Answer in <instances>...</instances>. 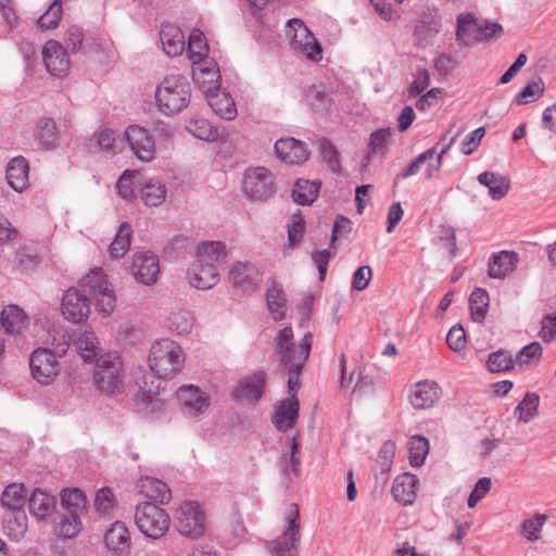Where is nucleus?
I'll list each match as a JSON object with an SVG mask.
<instances>
[{
	"label": "nucleus",
	"instance_id": "nucleus-4",
	"mask_svg": "<svg viewBox=\"0 0 556 556\" xmlns=\"http://www.w3.org/2000/svg\"><path fill=\"white\" fill-rule=\"evenodd\" d=\"M286 528L275 540L267 541L265 547L269 556H296L301 541L300 511L296 504H290L286 513Z\"/></svg>",
	"mask_w": 556,
	"mask_h": 556
},
{
	"label": "nucleus",
	"instance_id": "nucleus-11",
	"mask_svg": "<svg viewBox=\"0 0 556 556\" xmlns=\"http://www.w3.org/2000/svg\"><path fill=\"white\" fill-rule=\"evenodd\" d=\"M58 358L60 357L50 353L47 348L36 349L29 359L33 378L41 384L53 382L61 370Z\"/></svg>",
	"mask_w": 556,
	"mask_h": 556
},
{
	"label": "nucleus",
	"instance_id": "nucleus-6",
	"mask_svg": "<svg viewBox=\"0 0 556 556\" xmlns=\"http://www.w3.org/2000/svg\"><path fill=\"white\" fill-rule=\"evenodd\" d=\"M242 190L251 201H266L276 192L275 175L264 166L250 167L243 174Z\"/></svg>",
	"mask_w": 556,
	"mask_h": 556
},
{
	"label": "nucleus",
	"instance_id": "nucleus-34",
	"mask_svg": "<svg viewBox=\"0 0 556 556\" xmlns=\"http://www.w3.org/2000/svg\"><path fill=\"white\" fill-rule=\"evenodd\" d=\"M166 187L160 180L150 179L141 185V201L147 206L153 207L161 205L166 198Z\"/></svg>",
	"mask_w": 556,
	"mask_h": 556
},
{
	"label": "nucleus",
	"instance_id": "nucleus-62",
	"mask_svg": "<svg viewBox=\"0 0 556 556\" xmlns=\"http://www.w3.org/2000/svg\"><path fill=\"white\" fill-rule=\"evenodd\" d=\"M437 154V147H432L428 150H426L425 152L420 153L414 161H412L409 163V165L401 173L396 176V179H406L413 175H416L419 169H420V166L422 164H425L426 162H431L434 157V155Z\"/></svg>",
	"mask_w": 556,
	"mask_h": 556
},
{
	"label": "nucleus",
	"instance_id": "nucleus-50",
	"mask_svg": "<svg viewBox=\"0 0 556 556\" xmlns=\"http://www.w3.org/2000/svg\"><path fill=\"white\" fill-rule=\"evenodd\" d=\"M137 170L127 169L123 173V175L119 177L116 189L118 191V194L127 200L131 201L136 199V191H137Z\"/></svg>",
	"mask_w": 556,
	"mask_h": 556
},
{
	"label": "nucleus",
	"instance_id": "nucleus-54",
	"mask_svg": "<svg viewBox=\"0 0 556 556\" xmlns=\"http://www.w3.org/2000/svg\"><path fill=\"white\" fill-rule=\"evenodd\" d=\"M305 220L300 210L292 214L288 224V247L293 248L303 238Z\"/></svg>",
	"mask_w": 556,
	"mask_h": 556
},
{
	"label": "nucleus",
	"instance_id": "nucleus-58",
	"mask_svg": "<svg viewBox=\"0 0 556 556\" xmlns=\"http://www.w3.org/2000/svg\"><path fill=\"white\" fill-rule=\"evenodd\" d=\"M37 137L45 148L51 149L56 142V127L51 118H42L38 124Z\"/></svg>",
	"mask_w": 556,
	"mask_h": 556
},
{
	"label": "nucleus",
	"instance_id": "nucleus-51",
	"mask_svg": "<svg viewBox=\"0 0 556 556\" xmlns=\"http://www.w3.org/2000/svg\"><path fill=\"white\" fill-rule=\"evenodd\" d=\"M208 46L203 33L199 29L192 30L188 42V53L190 54V58L200 63V61L206 56Z\"/></svg>",
	"mask_w": 556,
	"mask_h": 556
},
{
	"label": "nucleus",
	"instance_id": "nucleus-24",
	"mask_svg": "<svg viewBox=\"0 0 556 556\" xmlns=\"http://www.w3.org/2000/svg\"><path fill=\"white\" fill-rule=\"evenodd\" d=\"M28 162L23 156L13 157L7 165L5 177L9 186L15 191H23L28 185Z\"/></svg>",
	"mask_w": 556,
	"mask_h": 556
},
{
	"label": "nucleus",
	"instance_id": "nucleus-29",
	"mask_svg": "<svg viewBox=\"0 0 556 556\" xmlns=\"http://www.w3.org/2000/svg\"><path fill=\"white\" fill-rule=\"evenodd\" d=\"M74 344L78 354L85 362L93 361L100 352V342L92 330L78 332L74 338Z\"/></svg>",
	"mask_w": 556,
	"mask_h": 556
},
{
	"label": "nucleus",
	"instance_id": "nucleus-30",
	"mask_svg": "<svg viewBox=\"0 0 556 556\" xmlns=\"http://www.w3.org/2000/svg\"><path fill=\"white\" fill-rule=\"evenodd\" d=\"M29 511L38 519L49 516L55 507V497L36 489L28 501Z\"/></svg>",
	"mask_w": 556,
	"mask_h": 556
},
{
	"label": "nucleus",
	"instance_id": "nucleus-52",
	"mask_svg": "<svg viewBox=\"0 0 556 556\" xmlns=\"http://www.w3.org/2000/svg\"><path fill=\"white\" fill-rule=\"evenodd\" d=\"M63 14L62 0H53L47 11L38 18V25L42 29H53L59 25Z\"/></svg>",
	"mask_w": 556,
	"mask_h": 556
},
{
	"label": "nucleus",
	"instance_id": "nucleus-13",
	"mask_svg": "<svg viewBox=\"0 0 556 556\" xmlns=\"http://www.w3.org/2000/svg\"><path fill=\"white\" fill-rule=\"evenodd\" d=\"M61 311L65 319L78 324L90 314V299L77 288H70L63 295Z\"/></svg>",
	"mask_w": 556,
	"mask_h": 556
},
{
	"label": "nucleus",
	"instance_id": "nucleus-64",
	"mask_svg": "<svg viewBox=\"0 0 556 556\" xmlns=\"http://www.w3.org/2000/svg\"><path fill=\"white\" fill-rule=\"evenodd\" d=\"M430 85V74L426 68H417L414 79L408 86V98L420 96Z\"/></svg>",
	"mask_w": 556,
	"mask_h": 556
},
{
	"label": "nucleus",
	"instance_id": "nucleus-59",
	"mask_svg": "<svg viewBox=\"0 0 556 556\" xmlns=\"http://www.w3.org/2000/svg\"><path fill=\"white\" fill-rule=\"evenodd\" d=\"M306 102L316 113H324L331 105L330 97L325 91H321L316 87L308 89L306 93Z\"/></svg>",
	"mask_w": 556,
	"mask_h": 556
},
{
	"label": "nucleus",
	"instance_id": "nucleus-12",
	"mask_svg": "<svg viewBox=\"0 0 556 556\" xmlns=\"http://www.w3.org/2000/svg\"><path fill=\"white\" fill-rule=\"evenodd\" d=\"M266 382L267 374L264 370H257L242 377L231 392V396L239 403L254 405L262 399Z\"/></svg>",
	"mask_w": 556,
	"mask_h": 556
},
{
	"label": "nucleus",
	"instance_id": "nucleus-22",
	"mask_svg": "<svg viewBox=\"0 0 556 556\" xmlns=\"http://www.w3.org/2000/svg\"><path fill=\"white\" fill-rule=\"evenodd\" d=\"M160 40L164 52L168 56H178L184 52L186 48L184 33L179 27L173 24L162 25L160 31Z\"/></svg>",
	"mask_w": 556,
	"mask_h": 556
},
{
	"label": "nucleus",
	"instance_id": "nucleus-5",
	"mask_svg": "<svg viewBox=\"0 0 556 556\" xmlns=\"http://www.w3.org/2000/svg\"><path fill=\"white\" fill-rule=\"evenodd\" d=\"M313 344L312 332H306L296 346L293 341V330L291 327L281 329L276 338V353L279 355L280 364L286 367L295 366L299 357L305 356V362L309 356Z\"/></svg>",
	"mask_w": 556,
	"mask_h": 556
},
{
	"label": "nucleus",
	"instance_id": "nucleus-19",
	"mask_svg": "<svg viewBox=\"0 0 556 556\" xmlns=\"http://www.w3.org/2000/svg\"><path fill=\"white\" fill-rule=\"evenodd\" d=\"M440 397V387L434 381H419L410 391V403L417 409H426L431 406Z\"/></svg>",
	"mask_w": 556,
	"mask_h": 556
},
{
	"label": "nucleus",
	"instance_id": "nucleus-2",
	"mask_svg": "<svg viewBox=\"0 0 556 556\" xmlns=\"http://www.w3.org/2000/svg\"><path fill=\"white\" fill-rule=\"evenodd\" d=\"M191 99V87L186 76L170 74L157 85L155 101L165 114H175L187 108Z\"/></svg>",
	"mask_w": 556,
	"mask_h": 556
},
{
	"label": "nucleus",
	"instance_id": "nucleus-16",
	"mask_svg": "<svg viewBox=\"0 0 556 556\" xmlns=\"http://www.w3.org/2000/svg\"><path fill=\"white\" fill-rule=\"evenodd\" d=\"M277 157L288 165L304 164L309 156L304 143L294 138L279 139L275 143Z\"/></svg>",
	"mask_w": 556,
	"mask_h": 556
},
{
	"label": "nucleus",
	"instance_id": "nucleus-61",
	"mask_svg": "<svg viewBox=\"0 0 556 556\" xmlns=\"http://www.w3.org/2000/svg\"><path fill=\"white\" fill-rule=\"evenodd\" d=\"M116 498L110 488H102L96 493L94 508L98 514L106 516L114 508Z\"/></svg>",
	"mask_w": 556,
	"mask_h": 556
},
{
	"label": "nucleus",
	"instance_id": "nucleus-15",
	"mask_svg": "<svg viewBox=\"0 0 556 556\" xmlns=\"http://www.w3.org/2000/svg\"><path fill=\"white\" fill-rule=\"evenodd\" d=\"M169 136V129L162 122L141 126V162L152 161L156 144Z\"/></svg>",
	"mask_w": 556,
	"mask_h": 556
},
{
	"label": "nucleus",
	"instance_id": "nucleus-48",
	"mask_svg": "<svg viewBox=\"0 0 556 556\" xmlns=\"http://www.w3.org/2000/svg\"><path fill=\"white\" fill-rule=\"evenodd\" d=\"M409 463L414 467H420L429 453V442L426 438L415 435L408 443Z\"/></svg>",
	"mask_w": 556,
	"mask_h": 556
},
{
	"label": "nucleus",
	"instance_id": "nucleus-20",
	"mask_svg": "<svg viewBox=\"0 0 556 556\" xmlns=\"http://www.w3.org/2000/svg\"><path fill=\"white\" fill-rule=\"evenodd\" d=\"M419 479L416 475L405 472L397 476L392 485V494L395 501L403 505L413 504L416 500Z\"/></svg>",
	"mask_w": 556,
	"mask_h": 556
},
{
	"label": "nucleus",
	"instance_id": "nucleus-14",
	"mask_svg": "<svg viewBox=\"0 0 556 556\" xmlns=\"http://www.w3.org/2000/svg\"><path fill=\"white\" fill-rule=\"evenodd\" d=\"M42 59L47 71L55 76L63 77L67 74L70 68V59L65 48L55 40L46 42L42 50Z\"/></svg>",
	"mask_w": 556,
	"mask_h": 556
},
{
	"label": "nucleus",
	"instance_id": "nucleus-18",
	"mask_svg": "<svg viewBox=\"0 0 556 556\" xmlns=\"http://www.w3.org/2000/svg\"><path fill=\"white\" fill-rule=\"evenodd\" d=\"M177 395L186 414L191 417L200 416L210 405V397L192 384L180 387Z\"/></svg>",
	"mask_w": 556,
	"mask_h": 556
},
{
	"label": "nucleus",
	"instance_id": "nucleus-46",
	"mask_svg": "<svg viewBox=\"0 0 556 556\" xmlns=\"http://www.w3.org/2000/svg\"><path fill=\"white\" fill-rule=\"evenodd\" d=\"M516 365L515 357L506 350H497L489 354L486 366L491 372L508 371Z\"/></svg>",
	"mask_w": 556,
	"mask_h": 556
},
{
	"label": "nucleus",
	"instance_id": "nucleus-42",
	"mask_svg": "<svg viewBox=\"0 0 556 556\" xmlns=\"http://www.w3.org/2000/svg\"><path fill=\"white\" fill-rule=\"evenodd\" d=\"M490 304L489 293L482 288H476L469 296L471 318L475 323H482L486 316Z\"/></svg>",
	"mask_w": 556,
	"mask_h": 556
},
{
	"label": "nucleus",
	"instance_id": "nucleus-47",
	"mask_svg": "<svg viewBox=\"0 0 556 556\" xmlns=\"http://www.w3.org/2000/svg\"><path fill=\"white\" fill-rule=\"evenodd\" d=\"M186 129L194 137L204 141H214L218 136L217 129L204 118H191L187 123Z\"/></svg>",
	"mask_w": 556,
	"mask_h": 556
},
{
	"label": "nucleus",
	"instance_id": "nucleus-21",
	"mask_svg": "<svg viewBox=\"0 0 556 556\" xmlns=\"http://www.w3.org/2000/svg\"><path fill=\"white\" fill-rule=\"evenodd\" d=\"M299 407L298 400L286 399L279 403L273 416V424L278 431L287 432L293 428L299 417Z\"/></svg>",
	"mask_w": 556,
	"mask_h": 556
},
{
	"label": "nucleus",
	"instance_id": "nucleus-49",
	"mask_svg": "<svg viewBox=\"0 0 556 556\" xmlns=\"http://www.w3.org/2000/svg\"><path fill=\"white\" fill-rule=\"evenodd\" d=\"M72 337L63 330L53 329L48 332L47 343L49 344L50 353L62 357L66 354Z\"/></svg>",
	"mask_w": 556,
	"mask_h": 556
},
{
	"label": "nucleus",
	"instance_id": "nucleus-45",
	"mask_svg": "<svg viewBox=\"0 0 556 556\" xmlns=\"http://www.w3.org/2000/svg\"><path fill=\"white\" fill-rule=\"evenodd\" d=\"M130 248V227L127 223H123L116 235L114 240L109 247V253L112 258H121L123 257Z\"/></svg>",
	"mask_w": 556,
	"mask_h": 556
},
{
	"label": "nucleus",
	"instance_id": "nucleus-8",
	"mask_svg": "<svg viewBox=\"0 0 556 556\" xmlns=\"http://www.w3.org/2000/svg\"><path fill=\"white\" fill-rule=\"evenodd\" d=\"M178 532L190 539H199L205 531V515L197 502H186L176 511Z\"/></svg>",
	"mask_w": 556,
	"mask_h": 556
},
{
	"label": "nucleus",
	"instance_id": "nucleus-10",
	"mask_svg": "<svg viewBox=\"0 0 556 556\" xmlns=\"http://www.w3.org/2000/svg\"><path fill=\"white\" fill-rule=\"evenodd\" d=\"M169 516L157 504L141 501V534L160 540L169 529Z\"/></svg>",
	"mask_w": 556,
	"mask_h": 556
},
{
	"label": "nucleus",
	"instance_id": "nucleus-44",
	"mask_svg": "<svg viewBox=\"0 0 556 556\" xmlns=\"http://www.w3.org/2000/svg\"><path fill=\"white\" fill-rule=\"evenodd\" d=\"M81 529L80 515L75 510L64 513L58 522V534L63 539H72Z\"/></svg>",
	"mask_w": 556,
	"mask_h": 556
},
{
	"label": "nucleus",
	"instance_id": "nucleus-3",
	"mask_svg": "<svg viewBox=\"0 0 556 556\" xmlns=\"http://www.w3.org/2000/svg\"><path fill=\"white\" fill-rule=\"evenodd\" d=\"M182 349L169 339L156 341L148 358L150 371L159 378H168L178 374L184 365Z\"/></svg>",
	"mask_w": 556,
	"mask_h": 556
},
{
	"label": "nucleus",
	"instance_id": "nucleus-17",
	"mask_svg": "<svg viewBox=\"0 0 556 556\" xmlns=\"http://www.w3.org/2000/svg\"><path fill=\"white\" fill-rule=\"evenodd\" d=\"M228 277L235 287L245 292L253 291L262 279L261 273L254 265L241 262L232 265Z\"/></svg>",
	"mask_w": 556,
	"mask_h": 556
},
{
	"label": "nucleus",
	"instance_id": "nucleus-31",
	"mask_svg": "<svg viewBox=\"0 0 556 556\" xmlns=\"http://www.w3.org/2000/svg\"><path fill=\"white\" fill-rule=\"evenodd\" d=\"M1 325L8 333H20L27 325V316L16 305H9L1 313Z\"/></svg>",
	"mask_w": 556,
	"mask_h": 556
},
{
	"label": "nucleus",
	"instance_id": "nucleus-57",
	"mask_svg": "<svg viewBox=\"0 0 556 556\" xmlns=\"http://www.w3.org/2000/svg\"><path fill=\"white\" fill-rule=\"evenodd\" d=\"M165 403L155 396L141 399V414L150 420L161 419L165 415Z\"/></svg>",
	"mask_w": 556,
	"mask_h": 556
},
{
	"label": "nucleus",
	"instance_id": "nucleus-1",
	"mask_svg": "<svg viewBox=\"0 0 556 556\" xmlns=\"http://www.w3.org/2000/svg\"><path fill=\"white\" fill-rule=\"evenodd\" d=\"M227 256L226 245L220 241H206L199 244L197 261L189 271L190 285L207 290L219 281V266Z\"/></svg>",
	"mask_w": 556,
	"mask_h": 556
},
{
	"label": "nucleus",
	"instance_id": "nucleus-23",
	"mask_svg": "<svg viewBox=\"0 0 556 556\" xmlns=\"http://www.w3.org/2000/svg\"><path fill=\"white\" fill-rule=\"evenodd\" d=\"M205 99L211 109L222 118L232 121L237 116V109L235 101L229 93L224 90L206 91Z\"/></svg>",
	"mask_w": 556,
	"mask_h": 556
},
{
	"label": "nucleus",
	"instance_id": "nucleus-55",
	"mask_svg": "<svg viewBox=\"0 0 556 556\" xmlns=\"http://www.w3.org/2000/svg\"><path fill=\"white\" fill-rule=\"evenodd\" d=\"M61 501L67 510H75L77 514H80L86 506V496L79 489L63 490Z\"/></svg>",
	"mask_w": 556,
	"mask_h": 556
},
{
	"label": "nucleus",
	"instance_id": "nucleus-35",
	"mask_svg": "<svg viewBox=\"0 0 556 556\" xmlns=\"http://www.w3.org/2000/svg\"><path fill=\"white\" fill-rule=\"evenodd\" d=\"M266 302L274 319L281 320L286 316L287 299L280 286L274 283L266 292Z\"/></svg>",
	"mask_w": 556,
	"mask_h": 556
},
{
	"label": "nucleus",
	"instance_id": "nucleus-7",
	"mask_svg": "<svg viewBox=\"0 0 556 556\" xmlns=\"http://www.w3.org/2000/svg\"><path fill=\"white\" fill-rule=\"evenodd\" d=\"M122 362L118 355L105 354L98 362L93 372V381L99 390L117 393L122 390Z\"/></svg>",
	"mask_w": 556,
	"mask_h": 556
},
{
	"label": "nucleus",
	"instance_id": "nucleus-9",
	"mask_svg": "<svg viewBox=\"0 0 556 556\" xmlns=\"http://www.w3.org/2000/svg\"><path fill=\"white\" fill-rule=\"evenodd\" d=\"M288 36L291 38V48L302 52L307 59L318 61L321 58V47L314 34L300 18L288 21Z\"/></svg>",
	"mask_w": 556,
	"mask_h": 556
},
{
	"label": "nucleus",
	"instance_id": "nucleus-53",
	"mask_svg": "<svg viewBox=\"0 0 556 556\" xmlns=\"http://www.w3.org/2000/svg\"><path fill=\"white\" fill-rule=\"evenodd\" d=\"M478 25L479 24L476 23L473 14H471V13L460 14L457 17V29H456L457 40H460L465 45H468L471 40V31L476 34Z\"/></svg>",
	"mask_w": 556,
	"mask_h": 556
},
{
	"label": "nucleus",
	"instance_id": "nucleus-41",
	"mask_svg": "<svg viewBox=\"0 0 556 556\" xmlns=\"http://www.w3.org/2000/svg\"><path fill=\"white\" fill-rule=\"evenodd\" d=\"M104 541L110 549L122 551L129 546V532L123 522L116 521L105 532Z\"/></svg>",
	"mask_w": 556,
	"mask_h": 556
},
{
	"label": "nucleus",
	"instance_id": "nucleus-40",
	"mask_svg": "<svg viewBox=\"0 0 556 556\" xmlns=\"http://www.w3.org/2000/svg\"><path fill=\"white\" fill-rule=\"evenodd\" d=\"M26 490L23 484L12 483L5 486L1 496V504L8 510L24 509Z\"/></svg>",
	"mask_w": 556,
	"mask_h": 556
},
{
	"label": "nucleus",
	"instance_id": "nucleus-36",
	"mask_svg": "<svg viewBox=\"0 0 556 556\" xmlns=\"http://www.w3.org/2000/svg\"><path fill=\"white\" fill-rule=\"evenodd\" d=\"M540 396L535 392H527L514 410V416L520 422H530L536 415Z\"/></svg>",
	"mask_w": 556,
	"mask_h": 556
},
{
	"label": "nucleus",
	"instance_id": "nucleus-25",
	"mask_svg": "<svg viewBox=\"0 0 556 556\" xmlns=\"http://www.w3.org/2000/svg\"><path fill=\"white\" fill-rule=\"evenodd\" d=\"M141 495L154 504H168L172 492L167 484L159 479L141 476Z\"/></svg>",
	"mask_w": 556,
	"mask_h": 556
},
{
	"label": "nucleus",
	"instance_id": "nucleus-39",
	"mask_svg": "<svg viewBox=\"0 0 556 556\" xmlns=\"http://www.w3.org/2000/svg\"><path fill=\"white\" fill-rule=\"evenodd\" d=\"M160 273L157 255L150 251L141 252V285H154L159 279Z\"/></svg>",
	"mask_w": 556,
	"mask_h": 556
},
{
	"label": "nucleus",
	"instance_id": "nucleus-26",
	"mask_svg": "<svg viewBox=\"0 0 556 556\" xmlns=\"http://www.w3.org/2000/svg\"><path fill=\"white\" fill-rule=\"evenodd\" d=\"M518 261V253L514 251H501L494 254L490 260L488 274L491 278L503 279L514 270Z\"/></svg>",
	"mask_w": 556,
	"mask_h": 556
},
{
	"label": "nucleus",
	"instance_id": "nucleus-27",
	"mask_svg": "<svg viewBox=\"0 0 556 556\" xmlns=\"http://www.w3.org/2000/svg\"><path fill=\"white\" fill-rule=\"evenodd\" d=\"M480 185L484 186L489 190V195L493 200L503 199L509 191L510 184L509 179L495 172H483L478 176Z\"/></svg>",
	"mask_w": 556,
	"mask_h": 556
},
{
	"label": "nucleus",
	"instance_id": "nucleus-33",
	"mask_svg": "<svg viewBox=\"0 0 556 556\" xmlns=\"http://www.w3.org/2000/svg\"><path fill=\"white\" fill-rule=\"evenodd\" d=\"M4 529L11 540L20 541L27 531L25 509L8 510L4 519Z\"/></svg>",
	"mask_w": 556,
	"mask_h": 556
},
{
	"label": "nucleus",
	"instance_id": "nucleus-60",
	"mask_svg": "<svg viewBox=\"0 0 556 556\" xmlns=\"http://www.w3.org/2000/svg\"><path fill=\"white\" fill-rule=\"evenodd\" d=\"M547 517L545 515L536 514L533 518L526 519L522 522L521 533L530 542H534L540 539V532L542 527L546 522Z\"/></svg>",
	"mask_w": 556,
	"mask_h": 556
},
{
	"label": "nucleus",
	"instance_id": "nucleus-43",
	"mask_svg": "<svg viewBox=\"0 0 556 556\" xmlns=\"http://www.w3.org/2000/svg\"><path fill=\"white\" fill-rule=\"evenodd\" d=\"M80 286L84 289L83 292H88L91 296H94L111 287L101 269H93L88 273L81 278Z\"/></svg>",
	"mask_w": 556,
	"mask_h": 556
},
{
	"label": "nucleus",
	"instance_id": "nucleus-56",
	"mask_svg": "<svg viewBox=\"0 0 556 556\" xmlns=\"http://www.w3.org/2000/svg\"><path fill=\"white\" fill-rule=\"evenodd\" d=\"M543 349L540 342H531L523 346L515 356L516 365L525 366L538 362L542 357Z\"/></svg>",
	"mask_w": 556,
	"mask_h": 556
},
{
	"label": "nucleus",
	"instance_id": "nucleus-63",
	"mask_svg": "<svg viewBox=\"0 0 556 556\" xmlns=\"http://www.w3.org/2000/svg\"><path fill=\"white\" fill-rule=\"evenodd\" d=\"M320 151L324 161L327 163L328 168L336 174L341 172V164L339 160V153L337 148L328 139L320 141Z\"/></svg>",
	"mask_w": 556,
	"mask_h": 556
},
{
	"label": "nucleus",
	"instance_id": "nucleus-38",
	"mask_svg": "<svg viewBox=\"0 0 556 556\" xmlns=\"http://www.w3.org/2000/svg\"><path fill=\"white\" fill-rule=\"evenodd\" d=\"M391 136V131L389 128H380L376 131H374L370 135V140L368 143V152L365 156V160H363V166L366 167L370 161L371 157L376 154L384 155L388 150V141Z\"/></svg>",
	"mask_w": 556,
	"mask_h": 556
},
{
	"label": "nucleus",
	"instance_id": "nucleus-37",
	"mask_svg": "<svg viewBox=\"0 0 556 556\" xmlns=\"http://www.w3.org/2000/svg\"><path fill=\"white\" fill-rule=\"evenodd\" d=\"M167 326L178 336L188 334L194 326V316L187 309L174 311L167 318Z\"/></svg>",
	"mask_w": 556,
	"mask_h": 556
},
{
	"label": "nucleus",
	"instance_id": "nucleus-32",
	"mask_svg": "<svg viewBox=\"0 0 556 556\" xmlns=\"http://www.w3.org/2000/svg\"><path fill=\"white\" fill-rule=\"evenodd\" d=\"M320 186L317 180L298 179L292 191L294 202L301 205L312 204L319 194Z\"/></svg>",
	"mask_w": 556,
	"mask_h": 556
},
{
	"label": "nucleus",
	"instance_id": "nucleus-28",
	"mask_svg": "<svg viewBox=\"0 0 556 556\" xmlns=\"http://www.w3.org/2000/svg\"><path fill=\"white\" fill-rule=\"evenodd\" d=\"M193 62V79L200 87L203 89L204 94L206 96V91L211 89V91H215L219 89L220 83V74L218 68L213 66L203 65L198 63V61Z\"/></svg>",
	"mask_w": 556,
	"mask_h": 556
}]
</instances>
